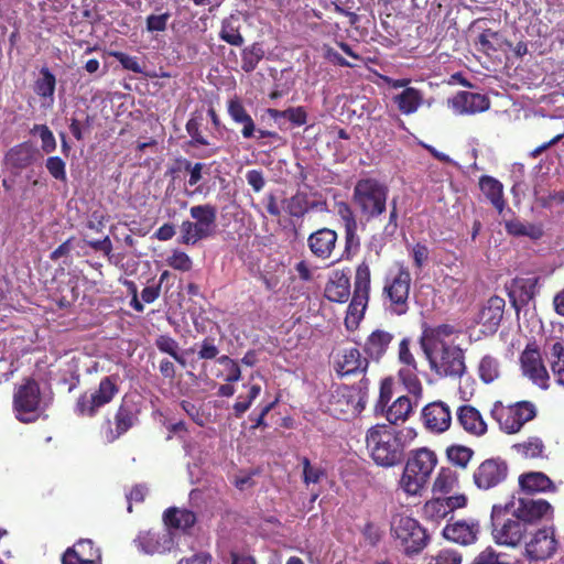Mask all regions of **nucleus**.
I'll list each match as a JSON object with an SVG mask.
<instances>
[{
  "mask_svg": "<svg viewBox=\"0 0 564 564\" xmlns=\"http://www.w3.org/2000/svg\"><path fill=\"white\" fill-rule=\"evenodd\" d=\"M408 442L403 431L376 424L366 433V449L377 466L395 467L405 459Z\"/></svg>",
  "mask_w": 564,
  "mask_h": 564,
  "instance_id": "f257e3e1",
  "label": "nucleus"
},
{
  "mask_svg": "<svg viewBox=\"0 0 564 564\" xmlns=\"http://www.w3.org/2000/svg\"><path fill=\"white\" fill-rule=\"evenodd\" d=\"M437 462L435 452L426 447L412 451L399 480L400 488L410 496L419 495L429 484Z\"/></svg>",
  "mask_w": 564,
  "mask_h": 564,
  "instance_id": "f03ea898",
  "label": "nucleus"
},
{
  "mask_svg": "<svg viewBox=\"0 0 564 564\" xmlns=\"http://www.w3.org/2000/svg\"><path fill=\"white\" fill-rule=\"evenodd\" d=\"M388 186L375 177H364L356 182L352 204L367 220L380 217L387 210Z\"/></svg>",
  "mask_w": 564,
  "mask_h": 564,
  "instance_id": "7ed1b4c3",
  "label": "nucleus"
},
{
  "mask_svg": "<svg viewBox=\"0 0 564 564\" xmlns=\"http://www.w3.org/2000/svg\"><path fill=\"white\" fill-rule=\"evenodd\" d=\"M431 370L444 378L459 379L466 370L464 350L451 343H431L422 348Z\"/></svg>",
  "mask_w": 564,
  "mask_h": 564,
  "instance_id": "20e7f679",
  "label": "nucleus"
},
{
  "mask_svg": "<svg viewBox=\"0 0 564 564\" xmlns=\"http://www.w3.org/2000/svg\"><path fill=\"white\" fill-rule=\"evenodd\" d=\"M120 392V377L109 375L100 379L91 391L82 393L76 400L74 412L80 417L93 419L99 411L111 403Z\"/></svg>",
  "mask_w": 564,
  "mask_h": 564,
  "instance_id": "39448f33",
  "label": "nucleus"
},
{
  "mask_svg": "<svg viewBox=\"0 0 564 564\" xmlns=\"http://www.w3.org/2000/svg\"><path fill=\"white\" fill-rule=\"evenodd\" d=\"M391 535L408 556L422 552L429 542V535L419 521L404 514L393 516Z\"/></svg>",
  "mask_w": 564,
  "mask_h": 564,
  "instance_id": "423d86ee",
  "label": "nucleus"
},
{
  "mask_svg": "<svg viewBox=\"0 0 564 564\" xmlns=\"http://www.w3.org/2000/svg\"><path fill=\"white\" fill-rule=\"evenodd\" d=\"M140 405L133 400L123 397L117 406L113 416H106L100 423V433L108 443L118 441L131 429L139 424Z\"/></svg>",
  "mask_w": 564,
  "mask_h": 564,
  "instance_id": "0eeeda50",
  "label": "nucleus"
},
{
  "mask_svg": "<svg viewBox=\"0 0 564 564\" xmlns=\"http://www.w3.org/2000/svg\"><path fill=\"white\" fill-rule=\"evenodd\" d=\"M322 404L325 412L341 420L358 415L365 408L359 391L346 384L332 386Z\"/></svg>",
  "mask_w": 564,
  "mask_h": 564,
  "instance_id": "6e6552de",
  "label": "nucleus"
},
{
  "mask_svg": "<svg viewBox=\"0 0 564 564\" xmlns=\"http://www.w3.org/2000/svg\"><path fill=\"white\" fill-rule=\"evenodd\" d=\"M370 283V267L366 261H362L356 268L352 299L345 316V326L348 330L357 329L365 316L369 301Z\"/></svg>",
  "mask_w": 564,
  "mask_h": 564,
  "instance_id": "1a4fd4ad",
  "label": "nucleus"
},
{
  "mask_svg": "<svg viewBox=\"0 0 564 564\" xmlns=\"http://www.w3.org/2000/svg\"><path fill=\"white\" fill-rule=\"evenodd\" d=\"M411 282L410 271L404 267H401L394 275L386 279L382 300L386 310L391 314L401 316L408 313Z\"/></svg>",
  "mask_w": 564,
  "mask_h": 564,
  "instance_id": "9d476101",
  "label": "nucleus"
},
{
  "mask_svg": "<svg viewBox=\"0 0 564 564\" xmlns=\"http://www.w3.org/2000/svg\"><path fill=\"white\" fill-rule=\"evenodd\" d=\"M491 416L503 432L514 434L536 416V408L530 401H519L508 406L496 402L491 409Z\"/></svg>",
  "mask_w": 564,
  "mask_h": 564,
  "instance_id": "9b49d317",
  "label": "nucleus"
},
{
  "mask_svg": "<svg viewBox=\"0 0 564 564\" xmlns=\"http://www.w3.org/2000/svg\"><path fill=\"white\" fill-rule=\"evenodd\" d=\"M498 512L500 513L501 509L494 506L491 513L494 540L499 545L517 547L528 536L529 527L514 511L507 518H501Z\"/></svg>",
  "mask_w": 564,
  "mask_h": 564,
  "instance_id": "f8f14e48",
  "label": "nucleus"
},
{
  "mask_svg": "<svg viewBox=\"0 0 564 564\" xmlns=\"http://www.w3.org/2000/svg\"><path fill=\"white\" fill-rule=\"evenodd\" d=\"M558 545L555 527L544 525L530 533L524 543L523 555L530 561H546L555 555Z\"/></svg>",
  "mask_w": 564,
  "mask_h": 564,
  "instance_id": "ddd939ff",
  "label": "nucleus"
},
{
  "mask_svg": "<svg viewBox=\"0 0 564 564\" xmlns=\"http://www.w3.org/2000/svg\"><path fill=\"white\" fill-rule=\"evenodd\" d=\"M508 475V463L501 457H491L476 467L473 473V481L478 489L489 490L505 482Z\"/></svg>",
  "mask_w": 564,
  "mask_h": 564,
  "instance_id": "4468645a",
  "label": "nucleus"
},
{
  "mask_svg": "<svg viewBox=\"0 0 564 564\" xmlns=\"http://www.w3.org/2000/svg\"><path fill=\"white\" fill-rule=\"evenodd\" d=\"M522 372L535 384L545 388L549 381V373L535 343L528 344L520 356Z\"/></svg>",
  "mask_w": 564,
  "mask_h": 564,
  "instance_id": "2eb2a0df",
  "label": "nucleus"
},
{
  "mask_svg": "<svg viewBox=\"0 0 564 564\" xmlns=\"http://www.w3.org/2000/svg\"><path fill=\"white\" fill-rule=\"evenodd\" d=\"M421 420L429 432L441 434L449 430L452 425V412L445 402L433 401L422 409Z\"/></svg>",
  "mask_w": 564,
  "mask_h": 564,
  "instance_id": "dca6fc26",
  "label": "nucleus"
},
{
  "mask_svg": "<svg viewBox=\"0 0 564 564\" xmlns=\"http://www.w3.org/2000/svg\"><path fill=\"white\" fill-rule=\"evenodd\" d=\"M369 360L356 347L340 349L335 357L334 370L339 377L357 376L367 371Z\"/></svg>",
  "mask_w": 564,
  "mask_h": 564,
  "instance_id": "f3484780",
  "label": "nucleus"
},
{
  "mask_svg": "<svg viewBox=\"0 0 564 564\" xmlns=\"http://www.w3.org/2000/svg\"><path fill=\"white\" fill-rule=\"evenodd\" d=\"M514 512L529 527L551 519L554 508L545 499L520 498Z\"/></svg>",
  "mask_w": 564,
  "mask_h": 564,
  "instance_id": "a211bd4d",
  "label": "nucleus"
},
{
  "mask_svg": "<svg viewBox=\"0 0 564 564\" xmlns=\"http://www.w3.org/2000/svg\"><path fill=\"white\" fill-rule=\"evenodd\" d=\"M338 235L334 229L323 227L307 237V248L311 253L322 261L329 260L336 249Z\"/></svg>",
  "mask_w": 564,
  "mask_h": 564,
  "instance_id": "6ab92c4d",
  "label": "nucleus"
},
{
  "mask_svg": "<svg viewBox=\"0 0 564 564\" xmlns=\"http://www.w3.org/2000/svg\"><path fill=\"white\" fill-rule=\"evenodd\" d=\"M448 106L458 115H474L490 108V99L482 94L458 91L448 99Z\"/></svg>",
  "mask_w": 564,
  "mask_h": 564,
  "instance_id": "aec40b11",
  "label": "nucleus"
},
{
  "mask_svg": "<svg viewBox=\"0 0 564 564\" xmlns=\"http://www.w3.org/2000/svg\"><path fill=\"white\" fill-rule=\"evenodd\" d=\"M41 402L40 386L33 378H28L13 395V406L19 413L37 411Z\"/></svg>",
  "mask_w": 564,
  "mask_h": 564,
  "instance_id": "412c9836",
  "label": "nucleus"
},
{
  "mask_svg": "<svg viewBox=\"0 0 564 564\" xmlns=\"http://www.w3.org/2000/svg\"><path fill=\"white\" fill-rule=\"evenodd\" d=\"M539 278H516L507 288L512 306L519 312L528 305L538 292Z\"/></svg>",
  "mask_w": 564,
  "mask_h": 564,
  "instance_id": "4be33fe9",
  "label": "nucleus"
},
{
  "mask_svg": "<svg viewBox=\"0 0 564 564\" xmlns=\"http://www.w3.org/2000/svg\"><path fill=\"white\" fill-rule=\"evenodd\" d=\"M478 533L479 523L477 521L467 522L459 520L448 523L443 529V535L446 540L462 545H469L476 542Z\"/></svg>",
  "mask_w": 564,
  "mask_h": 564,
  "instance_id": "5701e85b",
  "label": "nucleus"
},
{
  "mask_svg": "<svg viewBox=\"0 0 564 564\" xmlns=\"http://www.w3.org/2000/svg\"><path fill=\"white\" fill-rule=\"evenodd\" d=\"M393 339L394 335L392 333L381 328L375 329L369 334L362 346L368 360L379 362L388 351Z\"/></svg>",
  "mask_w": 564,
  "mask_h": 564,
  "instance_id": "b1692460",
  "label": "nucleus"
},
{
  "mask_svg": "<svg viewBox=\"0 0 564 564\" xmlns=\"http://www.w3.org/2000/svg\"><path fill=\"white\" fill-rule=\"evenodd\" d=\"M40 156L39 150L29 141L11 148L6 154V164L11 169L24 170L31 166Z\"/></svg>",
  "mask_w": 564,
  "mask_h": 564,
  "instance_id": "393cba45",
  "label": "nucleus"
},
{
  "mask_svg": "<svg viewBox=\"0 0 564 564\" xmlns=\"http://www.w3.org/2000/svg\"><path fill=\"white\" fill-rule=\"evenodd\" d=\"M456 415L458 424L466 433L474 436H482L487 433V423L475 406L463 404L457 409Z\"/></svg>",
  "mask_w": 564,
  "mask_h": 564,
  "instance_id": "a878e982",
  "label": "nucleus"
},
{
  "mask_svg": "<svg viewBox=\"0 0 564 564\" xmlns=\"http://www.w3.org/2000/svg\"><path fill=\"white\" fill-rule=\"evenodd\" d=\"M227 112L236 124H240L241 135L245 139H252L257 133L254 120L245 108L239 97L234 96L227 102Z\"/></svg>",
  "mask_w": 564,
  "mask_h": 564,
  "instance_id": "bb28decb",
  "label": "nucleus"
},
{
  "mask_svg": "<svg viewBox=\"0 0 564 564\" xmlns=\"http://www.w3.org/2000/svg\"><path fill=\"white\" fill-rule=\"evenodd\" d=\"M518 480L521 491L527 495L554 492L556 490L554 482L542 471L523 473Z\"/></svg>",
  "mask_w": 564,
  "mask_h": 564,
  "instance_id": "cd10ccee",
  "label": "nucleus"
},
{
  "mask_svg": "<svg viewBox=\"0 0 564 564\" xmlns=\"http://www.w3.org/2000/svg\"><path fill=\"white\" fill-rule=\"evenodd\" d=\"M350 276L345 271H336L325 286V297L335 303H345L350 296Z\"/></svg>",
  "mask_w": 564,
  "mask_h": 564,
  "instance_id": "c85d7f7f",
  "label": "nucleus"
},
{
  "mask_svg": "<svg viewBox=\"0 0 564 564\" xmlns=\"http://www.w3.org/2000/svg\"><path fill=\"white\" fill-rule=\"evenodd\" d=\"M505 306V299L498 295L490 296L479 312V323L496 332L502 321Z\"/></svg>",
  "mask_w": 564,
  "mask_h": 564,
  "instance_id": "c756f323",
  "label": "nucleus"
},
{
  "mask_svg": "<svg viewBox=\"0 0 564 564\" xmlns=\"http://www.w3.org/2000/svg\"><path fill=\"white\" fill-rule=\"evenodd\" d=\"M189 215L195 219L194 223L204 230L207 238L215 234L217 220V207L215 205L203 204L192 206Z\"/></svg>",
  "mask_w": 564,
  "mask_h": 564,
  "instance_id": "7c9ffc66",
  "label": "nucleus"
},
{
  "mask_svg": "<svg viewBox=\"0 0 564 564\" xmlns=\"http://www.w3.org/2000/svg\"><path fill=\"white\" fill-rule=\"evenodd\" d=\"M479 188L490 204L501 214L506 207L502 183L489 175L479 177Z\"/></svg>",
  "mask_w": 564,
  "mask_h": 564,
  "instance_id": "2f4dec72",
  "label": "nucleus"
},
{
  "mask_svg": "<svg viewBox=\"0 0 564 564\" xmlns=\"http://www.w3.org/2000/svg\"><path fill=\"white\" fill-rule=\"evenodd\" d=\"M413 402L408 395L397 398L390 405L388 404L383 412L387 421L392 425L404 423L413 412Z\"/></svg>",
  "mask_w": 564,
  "mask_h": 564,
  "instance_id": "473e14b6",
  "label": "nucleus"
},
{
  "mask_svg": "<svg viewBox=\"0 0 564 564\" xmlns=\"http://www.w3.org/2000/svg\"><path fill=\"white\" fill-rule=\"evenodd\" d=\"M424 100L423 93L414 87H406L393 97V102L403 115H412L417 111Z\"/></svg>",
  "mask_w": 564,
  "mask_h": 564,
  "instance_id": "72a5a7b5",
  "label": "nucleus"
},
{
  "mask_svg": "<svg viewBox=\"0 0 564 564\" xmlns=\"http://www.w3.org/2000/svg\"><path fill=\"white\" fill-rule=\"evenodd\" d=\"M325 202H311L308 194L297 191L285 200V210L291 217L303 218L310 210L317 209Z\"/></svg>",
  "mask_w": 564,
  "mask_h": 564,
  "instance_id": "f704fd0d",
  "label": "nucleus"
},
{
  "mask_svg": "<svg viewBox=\"0 0 564 564\" xmlns=\"http://www.w3.org/2000/svg\"><path fill=\"white\" fill-rule=\"evenodd\" d=\"M164 523L173 529L186 531L196 523V514L187 509L171 507L164 511Z\"/></svg>",
  "mask_w": 564,
  "mask_h": 564,
  "instance_id": "c9c22d12",
  "label": "nucleus"
},
{
  "mask_svg": "<svg viewBox=\"0 0 564 564\" xmlns=\"http://www.w3.org/2000/svg\"><path fill=\"white\" fill-rule=\"evenodd\" d=\"M555 381L564 386V344L560 340L553 343L549 350H545Z\"/></svg>",
  "mask_w": 564,
  "mask_h": 564,
  "instance_id": "e433bc0d",
  "label": "nucleus"
},
{
  "mask_svg": "<svg viewBox=\"0 0 564 564\" xmlns=\"http://www.w3.org/2000/svg\"><path fill=\"white\" fill-rule=\"evenodd\" d=\"M505 227L507 232L514 237H529L532 240H539L544 235L541 225L522 223L518 219L507 221Z\"/></svg>",
  "mask_w": 564,
  "mask_h": 564,
  "instance_id": "4c0bfd02",
  "label": "nucleus"
},
{
  "mask_svg": "<svg viewBox=\"0 0 564 564\" xmlns=\"http://www.w3.org/2000/svg\"><path fill=\"white\" fill-rule=\"evenodd\" d=\"M204 117L203 112L199 110H195L191 113V118L187 120L185 124L186 132L191 137L188 144L191 147L197 145H208V140L202 133Z\"/></svg>",
  "mask_w": 564,
  "mask_h": 564,
  "instance_id": "58836bf2",
  "label": "nucleus"
},
{
  "mask_svg": "<svg viewBox=\"0 0 564 564\" xmlns=\"http://www.w3.org/2000/svg\"><path fill=\"white\" fill-rule=\"evenodd\" d=\"M219 39L234 46H241L243 44L245 39L240 32V25L232 15L221 21Z\"/></svg>",
  "mask_w": 564,
  "mask_h": 564,
  "instance_id": "ea45409f",
  "label": "nucleus"
},
{
  "mask_svg": "<svg viewBox=\"0 0 564 564\" xmlns=\"http://www.w3.org/2000/svg\"><path fill=\"white\" fill-rule=\"evenodd\" d=\"M264 57V50L258 42L252 43L241 51V69L246 73L253 72Z\"/></svg>",
  "mask_w": 564,
  "mask_h": 564,
  "instance_id": "a19ab883",
  "label": "nucleus"
},
{
  "mask_svg": "<svg viewBox=\"0 0 564 564\" xmlns=\"http://www.w3.org/2000/svg\"><path fill=\"white\" fill-rule=\"evenodd\" d=\"M154 345L160 352L171 356L182 367L186 366V360L180 352V345L172 336L159 335L155 338Z\"/></svg>",
  "mask_w": 564,
  "mask_h": 564,
  "instance_id": "79ce46f5",
  "label": "nucleus"
},
{
  "mask_svg": "<svg viewBox=\"0 0 564 564\" xmlns=\"http://www.w3.org/2000/svg\"><path fill=\"white\" fill-rule=\"evenodd\" d=\"M478 375L480 380L486 384L497 380L500 377L499 360L491 355H485L479 361Z\"/></svg>",
  "mask_w": 564,
  "mask_h": 564,
  "instance_id": "37998d69",
  "label": "nucleus"
},
{
  "mask_svg": "<svg viewBox=\"0 0 564 564\" xmlns=\"http://www.w3.org/2000/svg\"><path fill=\"white\" fill-rule=\"evenodd\" d=\"M41 77L37 78L34 83V91L41 98H50L53 99L55 87H56V77L55 75L47 68L42 67L40 70Z\"/></svg>",
  "mask_w": 564,
  "mask_h": 564,
  "instance_id": "c03bdc74",
  "label": "nucleus"
},
{
  "mask_svg": "<svg viewBox=\"0 0 564 564\" xmlns=\"http://www.w3.org/2000/svg\"><path fill=\"white\" fill-rule=\"evenodd\" d=\"M135 543L141 552L150 555L160 553L164 549L160 534L153 531L140 532Z\"/></svg>",
  "mask_w": 564,
  "mask_h": 564,
  "instance_id": "a18cd8bd",
  "label": "nucleus"
},
{
  "mask_svg": "<svg viewBox=\"0 0 564 564\" xmlns=\"http://www.w3.org/2000/svg\"><path fill=\"white\" fill-rule=\"evenodd\" d=\"M455 332L454 326L442 324L436 327L425 328L421 337V347L425 348L431 343H446L443 337H449Z\"/></svg>",
  "mask_w": 564,
  "mask_h": 564,
  "instance_id": "49530a36",
  "label": "nucleus"
},
{
  "mask_svg": "<svg viewBox=\"0 0 564 564\" xmlns=\"http://www.w3.org/2000/svg\"><path fill=\"white\" fill-rule=\"evenodd\" d=\"M446 456L454 466L466 468L474 456V451L464 445H451L446 449Z\"/></svg>",
  "mask_w": 564,
  "mask_h": 564,
  "instance_id": "de8ad7c7",
  "label": "nucleus"
},
{
  "mask_svg": "<svg viewBox=\"0 0 564 564\" xmlns=\"http://www.w3.org/2000/svg\"><path fill=\"white\" fill-rule=\"evenodd\" d=\"M360 239L357 235V221L351 220L345 226V250L341 258L350 260L359 250Z\"/></svg>",
  "mask_w": 564,
  "mask_h": 564,
  "instance_id": "09e8293b",
  "label": "nucleus"
},
{
  "mask_svg": "<svg viewBox=\"0 0 564 564\" xmlns=\"http://www.w3.org/2000/svg\"><path fill=\"white\" fill-rule=\"evenodd\" d=\"M73 547L78 553L82 564H96V560L100 558L99 549L90 539H80Z\"/></svg>",
  "mask_w": 564,
  "mask_h": 564,
  "instance_id": "8fccbe9b",
  "label": "nucleus"
},
{
  "mask_svg": "<svg viewBox=\"0 0 564 564\" xmlns=\"http://www.w3.org/2000/svg\"><path fill=\"white\" fill-rule=\"evenodd\" d=\"M513 448L525 458H538L543 454L544 444L540 437L532 436L522 443L514 444Z\"/></svg>",
  "mask_w": 564,
  "mask_h": 564,
  "instance_id": "3c124183",
  "label": "nucleus"
},
{
  "mask_svg": "<svg viewBox=\"0 0 564 564\" xmlns=\"http://www.w3.org/2000/svg\"><path fill=\"white\" fill-rule=\"evenodd\" d=\"M206 234L194 221L184 220L181 225L180 242L184 245H195L197 241L206 239Z\"/></svg>",
  "mask_w": 564,
  "mask_h": 564,
  "instance_id": "603ef678",
  "label": "nucleus"
},
{
  "mask_svg": "<svg viewBox=\"0 0 564 564\" xmlns=\"http://www.w3.org/2000/svg\"><path fill=\"white\" fill-rule=\"evenodd\" d=\"M83 119L76 117L70 118L69 130L77 141L84 140V133L90 132L94 123V117L82 111Z\"/></svg>",
  "mask_w": 564,
  "mask_h": 564,
  "instance_id": "864d4df0",
  "label": "nucleus"
},
{
  "mask_svg": "<svg viewBox=\"0 0 564 564\" xmlns=\"http://www.w3.org/2000/svg\"><path fill=\"white\" fill-rule=\"evenodd\" d=\"M31 133H37L41 139V149L44 153L50 154L56 150V140L51 131V129L46 124H34L31 129Z\"/></svg>",
  "mask_w": 564,
  "mask_h": 564,
  "instance_id": "5fc2aeb1",
  "label": "nucleus"
},
{
  "mask_svg": "<svg viewBox=\"0 0 564 564\" xmlns=\"http://www.w3.org/2000/svg\"><path fill=\"white\" fill-rule=\"evenodd\" d=\"M423 511L429 519L434 521L444 519L449 513L443 497H437L429 500L424 505Z\"/></svg>",
  "mask_w": 564,
  "mask_h": 564,
  "instance_id": "6e6d98bb",
  "label": "nucleus"
},
{
  "mask_svg": "<svg viewBox=\"0 0 564 564\" xmlns=\"http://www.w3.org/2000/svg\"><path fill=\"white\" fill-rule=\"evenodd\" d=\"M399 377L402 380L409 393H411L416 399L421 398L423 387L412 368L409 367V369H401L399 371Z\"/></svg>",
  "mask_w": 564,
  "mask_h": 564,
  "instance_id": "4d7b16f0",
  "label": "nucleus"
},
{
  "mask_svg": "<svg viewBox=\"0 0 564 564\" xmlns=\"http://www.w3.org/2000/svg\"><path fill=\"white\" fill-rule=\"evenodd\" d=\"M455 482L456 477L454 473L448 468H441L433 482V491L447 494L453 489Z\"/></svg>",
  "mask_w": 564,
  "mask_h": 564,
  "instance_id": "13d9d810",
  "label": "nucleus"
},
{
  "mask_svg": "<svg viewBox=\"0 0 564 564\" xmlns=\"http://www.w3.org/2000/svg\"><path fill=\"white\" fill-rule=\"evenodd\" d=\"M394 381L388 377L381 380L379 398L375 405L376 413L383 412L393 395Z\"/></svg>",
  "mask_w": 564,
  "mask_h": 564,
  "instance_id": "bf43d9fd",
  "label": "nucleus"
},
{
  "mask_svg": "<svg viewBox=\"0 0 564 564\" xmlns=\"http://www.w3.org/2000/svg\"><path fill=\"white\" fill-rule=\"evenodd\" d=\"M261 387L259 384H251L249 388L247 400L237 401L232 409L236 417H241L251 406L252 402L259 397Z\"/></svg>",
  "mask_w": 564,
  "mask_h": 564,
  "instance_id": "052dcab7",
  "label": "nucleus"
},
{
  "mask_svg": "<svg viewBox=\"0 0 564 564\" xmlns=\"http://www.w3.org/2000/svg\"><path fill=\"white\" fill-rule=\"evenodd\" d=\"M45 166L52 177L57 181H66V164L62 158L48 156Z\"/></svg>",
  "mask_w": 564,
  "mask_h": 564,
  "instance_id": "680f3d73",
  "label": "nucleus"
},
{
  "mask_svg": "<svg viewBox=\"0 0 564 564\" xmlns=\"http://www.w3.org/2000/svg\"><path fill=\"white\" fill-rule=\"evenodd\" d=\"M167 264L175 270L187 272L192 269L193 261L187 253L175 250L172 256L167 258Z\"/></svg>",
  "mask_w": 564,
  "mask_h": 564,
  "instance_id": "e2e57ef3",
  "label": "nucleus"
},
{
  "mask_svg": "<svg viewBox=\"0 0 564 564\" xmlns=\"http://www.w3.org/2000/svg\"><path fill=\"white\" fill-rule=\"evenodd\" d=\"M477 564H509L506 560V555L498 553L492 547H487L480 552L474 560Z\"/></svg>",
  "mask_w": 564,
  "mask_h": 564,
  "instance_id": "0e129e2a",
  "label": "nucleus"
},
{
  "mask_svg": "<svg viewBox=\"0 0 564 564\" xmlns=\"http://www.w3.org/2000/svg\"><path fill=\"white\" fill-rule=\"evenodd\" d=\"M111 56H113L121 64V66L124 69L131 70L137 74L142 73V67L139 63L138 57L130 56V55H128L123 52H119V51L112 52Z\"/></svg>",
  "mask_w": 564,
  "mask_h": 564,
  "instance_id": "69168bd1",
  "label": "nucleus"
},
{
  "mask_svg": "<svg viewBox=\"0 0 564 564\" xmlns=\"http://www.w3.org/2000/svg\"><path fill=\"white\" fill-rule=\"evenodd\" d=\"M534 195L543 208H552L555 205L564 204V189L551 192L545 196H539L538 189H534Z\"/></svg>",
  "mask_w": 564,
  "mask_h": 564,
  "instance_id": "338daca9",
  "label": "nucleus"
},
{
  "mask_svg": "<svg viewBox=\"0 0 564 564\" xmlns=\"http://www.w3.org/2000/svg\"><path fill=\"white\" fill-rule=\"evenodd\" d=\"M218 354L219 349L215 345V338L206 337L199 344V350L197 352L199 359L212 360L215 359Z\"/></svg>",
  "mask_w": 564,
  "mask_h": 564,
  "instance_id": "774afa93",
  "label": "nucleus"
}]
</instances>
